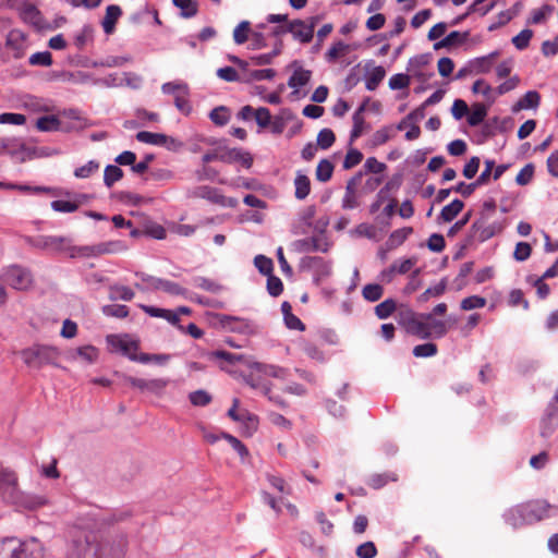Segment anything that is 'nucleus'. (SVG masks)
<instances>
[{
    "instance_id": "obj_26",
    "label": "nucleus",
    "mask_w": 558,
    "mask_h": 558,
    "mask_svg": "<svg viewBox=\"0 0 558 558\" xmlns=\"http://www.w3.org/2000/svg\"><path fill=\"white\" fill-rule=\"evenodd\" d=\"M192 194L195 197L208 199L214 204L223 205L225 197L215 187L207 185L197 186L193 190Z\"/></svg>"
},
{
    "instance_id": "obj_8",
    "label": "nucleus",
    "mask_w": 558,
    "mask_h": 558,
    "mask_svg": "<svg viewBox=\"0 0 558 558\" xmlns=\"http://www.w3.org/2000/svg\"><path fill=\"white\" fill-rule=\"evenodd\" d=\"M299 268L301 271L312 272L313 281L316 286L331 275V264L320 256L302 257Z\"/></svg>"
},
{
    "instance_id": "obj_6",
    "label": "nucleus",
    "mask_w": 558,
    "mask_h": 558,
    "mask_svg": "<svg viewBox=\"0 0 558 558\" xmlns=\"http://www.w3.org/2000/svg\"><path fill=\"white\" fill-rule=\"evenodd\" d=\"M484 163L485 169L474 182L469 184L465 182H459L456 186H453L454 192L460 193L463 197H469L478 186L487 184L490 177L497 181L509 168V165L506 163L495 167V161L493 159H486Z\"/></svg>"
},
{
    "instance_id": "obj_21",
    "label": "nucleus",
    "mask_w": 558,
    "mask_h": 558,
    "mask_svg": "<svg viewBox=\"0 0 558 558\" xmlns=\"http://www.w3.org/2000/svg\"><path fill=\"white\" fill-rule=\"evenodd\" d=\"M122 15V10L117 4H110L106 8V14L101 21V26L107 35L113 34L116 24Z\"/></svg>"
},
{
    "instance_id": "obj_19",
    "label": "nucleus",
    "mask_w": 558,
    "mask_h": 558,
    "mask_svg": "<svg viewBox=\"0 0 558 558\" xmlns=\"http://www.w3.org/2000/svg\"><path fill=\"white\" fill-rule=\"evenodd\" d=\"M25 39V34L20 29H12L7 35L5 46L12 50L15 59L24 56L26 49Z\"/></svg>"
},
{
    "instance_id": "obj_16",
    "label": "nucleus",
    "mask_w": 558,
    "mask_h": 558,
    "mask_svg": "<svg viewBox=\"0 0 558 558\" xmlns=\"http://www.w3.org/2000/svg\"><path fill=\"white\" fill-rule=\"evenodd\" d=\"M502 518L507 524L513 529H519L523 525L530 524L527 522L526 510L524 504H519L506 510Z\"/></svg>"
},
{
    "instance_id": "obj_23",
    "label": "nucleus",
    "mask_w": 558,
    "mask_h": 558,
    "mask_svg": "<svg viewBox=\"0 0 558 558\" xmlns=\"http://www.w3.org/2000/svg\"><path fill=\"white\" fill-rule=\"evenodd\" d=\"M291 25L293 27L291 34L295 40L307 44L313 39L314 33L311 28L312 26H307L305 21L293 20L291 21Z\"/></svg>"
},
{
    "instance_id": "obj_59",
    "label": "nucleus",
    "mask_w": 558,
    "mask_h": 558,
    "mask_svg": "<svg viewBox=\"0 0 558 558\" xmlns=\"http://www.w3.org/2000/svg\"><path fill=\"white\" fill-rule=\"evenodd\" d=\"M352 121H353V128L350 133L351 142L359 138L363 134L364 130L367 128L364 117L359 113H353Z\"/></svg>"
},
{
    "instance_id": "obj_38",
    "label": "nucleus",
    "mask_w": 558,
    "mask_h": 558,
    "mask_svg": "<svg viewBox=\"0 0 558 558\" xmlns=\"http://www.w3.org/2000/svg\"><path fill=\"white\" fill-rule=\"evenodd\" d=\"M174 7L181 10V16L191 19L198 12V5L195 0H172Z\"/></svg>"
},
{
    "instance_id": "obj_30",
    "label": "nucleus",
    "mask_w": 558,
    "mask_h": 558,
    "mask_svg": "<svg viewBox=\"0 0 558 558\" xmlns=\"http://www.w3.org/2000/svg\"><path fill=\"white\" fill-rule=\"evenodd\" d=\"M312 76V72L310 70H305L302 66H298L292 75L288 80V86L291 88L303 87L308 84Z\"/></svg>"
},
{
    "instance_id": "obj_64",
    "label": "nucleus",
    "mask_w": 558,
    "mask_h": 558,
    "mask_svg": "<svg viewBox=\"0 0 558 558\" xmlns=\"http://www.w3.org/2000/svg\"><path fill=\"white\" fill-rule=\"evenodd\" d=\"M355 554L359 558H374L377 555V548L373 542L368 541L359 545Z\"/></svg>"
},
{
    "instance_id": "obj_49",
    "label": "nucleus",
    "mask_w": 558,
    "mask_h": 558,
    "mask_svg": "<svg viewBox=\"0 0 558 558\" xmlns=\"http://www.w3.org/2000/svg\"><path fill=\"white\" fill-rule=\"evenodd\" d=\"M161 90L166 95H189V86L185 83L182 82H167L163 83L161 86Z\"/></svg>"
},
{
    "instance_id": "obj_47",
    "label": "nucleus",
    "mask_w": 558,
    "mask_h": 558,
    "mask_svg": "<svg viewBox=\"0 0 558 558\" xmlns=\"http://www.w3.org/2000/svg\"><path fill=\"white\" fill-rule=\"evenodd\" d=\"M333 165L328 159H322L316 168V179L320 182H327L331 179Z\"/></svg>"
},
{
    "instance_id": "obj_32",
    "label": "nucleus",
    "mask_w": 558,
    "mask_h": 558,
    "mask_svg": "<svg viewBox=\"0 0 558 558\" xmlns=\"http://www.w3.org/2000/svg\"><path fill=\"white\" fill-rule=\"evenodd\" d=\"M294 195L298 199L302 201L308 196L311 192V181L307 175L299 171L294 179Z\"/></svg>"
},
{
    "instance_id": "obj_39",
    "label": "nucleus",
    "mask_w": 558,
    "mask_h": 558,
    "mask_svg": "<svg viewBox=\"0 0 558 558\" xmlns=\"http://www.w3.org/2000/svg\"><path fill=\"white\" fill-rule=\"evenodd\" d=\"M135 276L140 278L143 283H146V286L142 283H135V288L140 291L159 290V282L161 281V278L147 275L143 271H136Z\"/></svg>"
},
{
    "instance_id": "obj_57",
    "label": "nucleus",
    "mask_w": 558,
    "mask_h": 558,
    "mask_svg": "<svg viewBox=\"0 0 558 558\" xmlns=\"http://www.w3.org/2000/svg\"><path fill=\"white\" fill-rule=\"evenodd\" d=\"M336 141V136L332 130L323 129L317 134V146L322 149L330 148Z\"/></svg>"
},
{
    "instance_id": "obj_33",
    "label": "nucleus",
    "mask_w": 558,
    "mask_h": 558,
    "mask_svg": "<svg viewBox=\"0 0 558 558\" xmlns=\"http://www.w3.org/2000/svg\"><path fill=\"white\" fill-rule=\"evenodd\" d=\"M192 283L202 290H205L207 292L217 294L220 293L223 290V286L218 283L217 281L203 277V276H196L192 279Z\"/></svg>"
},
{
    "instance_id": "obj_17",
    "label": "nucleus",
    "mask_w": 558,
    "mask_h": 558,
    "mask_svg": "<svg viewBox=\"0 0 558 558\" xmlns=\"http://www.w3.org/2000/svg\"><path fill=\"white\" fill-rule=\"evenodd\" d=\"M363 172L359 171L355 173L347 183L345 193L342 199V207L344 209H353L357 207L356 187L361 183Z\"/></svg>"
},
{
    "instance_id": "obj_14",
    "label": "nucleus",
    "mask_w": 558,
    "mask_h": 558,
    "mask_svg": "<svg viewBox=\"0 0 558 558\" xmlns=\"http://www.w3.org/2000/svg\"><path fill=\"white\" fill-rule=\"evenodd\" d=\"M558 424V405H555L553 402H549L547 405L545 413L541 420L539 424V433L544 438L549 437L554 430L556 429Z\"/></svg>"
},
{
    "instance_id": "obj_55",
    "label": "nucleus",
    "mask_w": 558,
    "mask_h": 558,
    "mask_svg": "<svg viewBox=\"0 0 558 558\" xmlns=\"http://www.w3.org/2000/svg\"><path fill=\"white\" fill-rule=\"evenodd\" d=\"M254 265L258 269V271L264 276H269L274 270L272 259L265 255H256L254 258Z\"/></svg>"
},
{
    "instance_id": "obj_29",
    "label": "nucleus",
    "mask_w": 558,
    "mask_h": 558,
    "mask_svg": "<svg viewBox=\"0 0 558 558\" xmlns=\"http://www.w3.org/2000/svg\"><path fill=\"white\" fill-rule=\"evenodd\" d=\"M251 367L264 375L275 377V378L286 379L288 376V369L277 366V365L263 364V363L255 362L251 365Z\"/></svg>"
},
{
    "instance_id": "obj_52",
    "label": "nucleus",
    "mask_w": 558,
    "mask_h": 558,
    "mask_svg": "<svg viewBox=\"0 0 558 558\" xmlns=\"http://www.w3.org/2000/svg\"><path fill=\"white\" fill-rule=\"evenodd\" d=\"M159 290H162L163 292L170 294V295H183L186 296L187 290L183 287H181L179 283L161 279L159 282Z\"/></svg>"
},
{
    "instance_id": "obj_53",
    "label": "nucleus",
    "mask_w": 558,
    "mask_h": 558,
    "mask_svg": "<svg viewBox=\"0 0 558 558\" xmlns=\"http://www.w3.org/2000/svg\"><path fill=\"white\" fill-rule=\"evenodd\" d=\"M384 293V289L378 283H369L366 284L362 290L363 298L368 302H376L378 301Z\"/></svg>"
},
{
    "instance_id": "obj_25",
    "label": "nucleus",
    "mask_w": 558,
    "mask_h": 558,
    "mask_svg": "<svg viewBox=\"0 0 558 558\" xmlns=\"http://www.w3.org/2000/svg\"><path fill=\"white\" fill-rule=\"evenodd\" d=\"M541 101V95L536 90H529L521 97L517 104L512 107L513 112H518L523 109H535L538 107Z\"/></svg>"
},
{
    "instance_id": "obj_36",
    "label": "nucleus",
    "mask_w": 558,
    "mask_h": 558,
    "mask_svg": "<svg viewBox=\"0 0 558 558\" xmlns=\"http://www.w3.org/2000/svg\"><path fill=\"white\" fill-rule=\"evenodd\" d=\"M134 298V292L126 286L121 284H112L109 287V300H122V301H132Z\"/></svg>"
},
{
    "instance_id": "obj_22",
    "label": "nucleus",
    "mask_w": 558,
    "mask_h": 558,
    "mask_svg": "<svg viewBox=\"0 0 558 558\" xmlns=\"http://www.w3.org/2000/svg\"><path fill=\"white\" fill-rule=\"evenodd\" d=\"M296 250L302 253H308V252H323L326 253L328 251V244L322 243V238L319 236H312V238H305L298 240L294 243Z\"/></svg>"
},
{
    "instance_id": "obj_11",
    "label": "nucleus",
    "mask_w": 558,
    "mask_h": 558,
    "mask_svg": "<svg viewBox=\"0 0 558 558\" xmlns=\"http://www.w3.org/2000/svg\"><path fill=\"white\" fill-rule=\"evenodd\" d=\"M3 280L15 290H26L33 283V277L28 269L11 265L3 271Z\"/></svg>"
},
{
    "instance_id": "obj_24",
    "label": "nucleus",
    "mask_w": 558,
    "mask_h": 558,
    "mask_svg": "<svg viewBox=\"0 0 558 558\" xmlns=\"http://www.w3.org/2000/svg\"><path fill=\"white\" fill-rule=\"evenodd\" d=\"M7 154L20 162H24L33 157L31 148H27L21 140L14 137H11Z\"/></svg>"
},
{
    "instance_id": "obj_54",
    "label": "nucleus",
    "mask_w": 558,
    "mask_h": 558,
    "mask_svg": "<svg viewBox=\"0 0 558 558\" xmlns=\"http://www.w3.org/2000/svg\"><path fill=\"white\" fill-rule=\"evenodd\" d=\"M143 232L145 235L157 240H162L167 235L166 229L161 225L153 221H148L144 225Z\"/></svg>"
},
{
    "instance_id": "obj_61",
    "label": "nucleus",
    "mask_w": 558,
    "mask_h": 558,
    "mask_svg": "<svg viewBox=\"0 0 558 558\" xmlns=\"http://www.w3.org/2000/svg\"><path fill=\"white\" fill-rule=\"evenodd\" d=\"M189 399L195 407H205L211 402V396L203 389L191 392Z\"/></svg>"
},
{
    "instance_id": "obj_60",
    "label": "nucleus",
    "mask_w": 558,
    "mask_h": 558,
    "mask_svg": "<svg viewBox=\"0 0 558 558\" xmlns=\"http://www.w3.org/2000/svg\"><path fill=\"white\" fill-rule=\"evenodd\" d=\"M250 22L248 21H242L238 24V26L233 31V40L236 45L244 44L248 38V32H250Z\"/></svg>"
},
{
    "instance_id": "obj_35",
    "label": "nucleus",
    "mask_w": 558,
    "mask_h": 558,
    "mask_svg": "<svg viewBox=\"0 0 558 558\" xmlns=\"http://www.w3.org/2000/svg\"><path fill=\"white\" fill-rule=\"evenodd\" d=\"M413 229L411 227H404L401 229H397L389 235L388 241L386 242V246L388 250H392L399 245H401L410 234H412Z\"/></svg>"
},
{
    "instance_id": "obj_63",
    "label": "nucleus",
    "mask_w": 558,
    "mask_h": 558,
    "mask_svg": "<svg viewBox=\"0 0 558 558\" xmlns=\"http://www.w3.org/2000/svg\"><path fill=\"white\" fill-rule=\"evenodd\" d=\"M532 36L533 31L525 28L512 38V44L518 50H524L527 48Z\"/></svg>"
},
{
    "instance_id": "obj_45",
    "label": "nucleus",
    "mask_w": 558,
    "mask_h": 558,
    "mask_svg": "<svg viewBox=\"0 0 558 558\" xmlns=\"http://www.w3.org/2000/svg\"><path fill=\"white\" fill-rule=\"evenodd\" d=\"M447 288L446 278L441 279L436 286L426 289L420 296L418 302H427L430 298L440 296L445 293Z\"/></svg>"
},
{
    "instance_id": "obj_4",
    "label": "nucleus",
    "mask_w": 558,
    "mask_h": 558,
    "mask_svg": "<svg viewBox=\"0 0 558 558\" xmlns=\"http://www.w3.org/2000/svg\"><path fill=\"white\" fill-rule=\"evenodd\" d=\"M128 538L122 532L96 533V558H123Z\"/></svg>"
},
{
    "instance_id": "obj_44",
    "label": "nucleus",
    "mask_w": 558,
    "mask_h": 558,
    "mask_svg": "<svg viewBox=\"0 0 558 558\" xmlns=\"http://www.w3.org/2000/svg\"><path fill=\"white\" fill-rule=\"evenodd\" d=\"M94 37V27L90 24H85L82 29L75 35L74 44L82 50Z\"/></svg>"
},
{
    "instance_id": "obj_15",
    "label": "nucleus",
    "mask_w": 558,
    "mask_h": 558,
    "mask_svg": "<svg viewBox=\"0 0 558 558\" xmlns=\"http://www.w3.org/2000/svg\"><path fill=\"white\" fill-rule=\"evenodd\" d=\"M107 340L113 347L118 348L130 360L131 356L136 355V352L140 349V342L130 338L128 335H124L123 337L108 336Z\"/></svg>"
},
{
    "instance_id": "obj_9",
    "label": "nucleus",
    "mask_w": 558,
    "mask_h": 558,
    "mask_svg": "<svg viewBox=\"0 0 558 558\" xmlns=\"http://www.w3.org/2000/svg\"><path fill=\"white\" fill-rule=\"evenodd\" d=\"M399 324L405 328L407 332L421 339H428L432 337V330L428 323L420 319L418 314L410 308L403 310L399 313Z\"/></svg>"
},
{
    "instance_id": "obj_62",
    "label": "nucleus",
    "mask_w": 558,
    "mask_h": 558,
    "mask_svg": "<svg viewBox=\"0 0 558 558\" xmlns=\"http://www.w3.org/2000/svg\"><path fill=\"white\" fill-rule=\"evenodd\" d=\"M28 62L31 65L50 66L52 64V56L49 51L35 52L29 57Z\"/></svg>"
},
{
    "instance_id": "obj_1",
    "label": "nucleus",
    "mask_w": 558,
    "mask_h": 558,
    "mask_svg": "<svg viewBox=\"0 0 558 558\" xmlns=\"http://www.w3.org/2000/svg\"><path fill=\"white\" fill-rule=\"evenodd\" d=\"M0 498L9 505L26 510H36L48 505V499L44 495L22 492L16 473L2 464H0Z\"/></svg>"
},
{
    "instance_id": "obj_10",
    "label": "nucleus",
    "mask_w": 558,
    "mask_h": 558,
    "mask_svg": "<svg viewBox=\"0 0 558 558\" xmlns=\"http://www.w3.org/2000/svg\"><path fill=\"white\" fill-rule=\"evenodd\" d=\"M215 318L218 324L230 332H236L240 335H254L257 330V326L250 319L227 315V314H215Z\"/></svg>"
},
{
    "instance_id": "obj_28",
    "label": "nucleus",
    "mask_w": 558,
    "mask_h": 558,
    "mask_svg": "<svg viewBox=\"0 0 558 558\" xmlns=\"http://www.w3.org/2000/svg\"><path fill=\"white\" fill-rule=\"evenodd\" d=\"M68 255L71 258H75V257H78V256H81V257H95V256H99L98 244H96V245L76 246V245L73 244V241L70 238Z\"/></svg>"
},
{
    "instance_id": "obj_50",
    "label": "nucleus",
    "mask_w": 558,
    "mask_h": 558,
    "mask_svg": "<svg viewBox=\"0 0 558 558\" xmlns=\"http://www.w3.org/2000/svg\"><path fill=\"white\" fill-rule=\"evenodd\" d=\"M221 438L226 439L231 445V447L238 452L242 461H244L245 458L248 457V449L240 439L228 433H222Z\"/></svg>"
},
{
    "instance_id": "obj_31",
    "label": "nucleus",
    "mask_w": 558,
    "mask_h": 558,
    "mask_svg": "<svg viewBox=\"0 0 558 558\" xmlns=\"http://www.w3.org/2000/svg\"><path fill=\"white\" fill-rule=\"evenodd\" d=\"M463 207V202L456 198L441 209L438 219H441L445 222H450L461 213Z\"/></svg>"
},
{
    "instance_id": "obj_3",
    "label": "nucleus",
    "mask_w": 558,
    "mask_h": 558,
    "mask_svg": "<svg viewBox=\"0 0 558 558\" xmlns=\"http://www.w3.org/2000/svg\"><path fill=\"white\" fill-rule=\"evenodd\" d=\"M96 533L80 527L69 531L65 544V558H96L95 555Z\"/></svg>"
},
{
    "instance_id": "obj_51",
    "label": "nucleus",
    "mask_w": 558,
    "mask_h": 558,
    "mask_svg": "<svg viewBox=\"0 0 558 558\" xmlns=\"http://www.w3.org/2000/svg\"><path fill=\"white\" fill-rule=\"evenodd\" d=\"M209 118L216 125H226L230 120L229 110L225 106L216 107L210 111Z\"/></svg>"
},
{
    "instance_id": "obj_58",
    "label": "nucleus",
    "mask_w": 558,
    "mask_h": 558,
    "mask_svg": "<svg viewBox=\"0 0 558 558\" xmlns=\"http://www.w3.org/2000/svg\"><path fill=\"white\" fill-rule=\"evenodd\" d=\"M389 481H397V476L393 473L374 474L368 480V485L374 489L384 487Z\"/></svg>"
},
{
    "instance_id": "obj_43",
    "label": "nucleus",
    "mask_w": 558,
    "mask_h": 558,
    "mask_svg": "<svg viewBox=\"0 0 558 558\" xmlns=\"http://www.w3.org/2000/svg\"><path fill=\"white\" fill-rule=\"evenodd\" d=\"M350 46L341 40L335 43L326 52L325 58L329 63L335 62L339 57L349 52Z\"/></svg>"
},
{
    "instance_id": "obj_41",
    "label": "nucleus",
    "mask_w": 558,
    "mask_h": 558,
    "mask_svg": "<svg viewBox=\"0 0 558 558\" xmlns=\"http://www.w3.org/2000/svg\"><path fill=\"white\" fill-rule=\"evenodd\" d=\"M128 250V245L120 240L108 241L98 244L99 255L104 254H119L125 252Z\"/></svg>"
},
{
    "instance_id": "obj_27",
    "label": "nucleus",
    "mask_w": 558,
    "mask_h": 558,
    "mask_svg": "<svg viewBox=\"0 0 558 558\" xmlns=\"http://www.w3.org/2000/svg\"><path fill=\"white\" fill-rule=\"evenodd\" d=\"M470 33L464 32L460 33L458 31H453L449 33L446 37L440 39L439 41L434 44V49L439 50L441 48L451 47L453 45L463 44L469 38Z\"/></svg>"
},
{
    "instance_id": "obj_13",
    "label": "nucleus",
    "mask_w": 558,
    "mask_h": 558,
    "mask_svg": "<svg viewBox=\"0 0 558 558\" xmlns=\"http://www.w3.org/2000/svg\"><path fill=\"white\" fill-rule=\"evenodd\" d=\"M524 507L530 524L549 518L551 515L550 511L554 509V507L545 500L529 501L524 504Z\"/></svg>"
},
{
    "instance_id": "obj_5",
    "label": "nucleus",
    "mask_w": 558,
    "mask_h": 558,
    "mask_svg": "<svg viewBox=\"0 0 558 558\" xmlns=\"http://www.w3.org/2000/svg\"><path fill=\"white\" fill-rule=\"evenodd\" d=\"M61 351L49 344H33L21 351L23 362L31 368L40 369L46 365L60 367Z\"/></svg>"
},
{
    "instance_id": "obj_2",
    "label": "nucleus",
    "mask_w": 558,
    "mask_h": 558,
    "mask_svg": "<svg viewBox=\"0 0 558 558\" xmlns=\"http://www.w3.org/2000/svg\"><path fill=\"white\" fill-rule=\"evenodd\" d=\"M46 547L37 537L20 539L14 536L0 538V558H45Z\"/></svg>"
},
{
    "instance_id": "obj_37",
    "label": "nucleus",
    "mask_w": 558,
    "mask_h": 558,
    "mask_svg": "<svg viewBox=\"0 0 558 558\" xmlns=\"http://www.w3.org/2000/svg\"><path fill=\"white\" fill-rule=\"evenodd\" d=\"M61 126V121L56 116H44L37 119L36 128L41 132L58 131Z\"/></svg>"
},
{
    "instance_id": "obj_18",
    "label": "nucleus",
    "mask_w": 558,
    "mask_h": 558,
    "mask_svg": "<svg viewBox=\"0 0 558 558\" xmlns=\"http://www.w3.org/2000/svg\"><path fill=\"white\" fill-rule=\"evenodd\" d=\"M220 161L226 163L240 162L246 169L253 165V158L250 153L242 150L241 148H228L221 150Z\"/></svg>"
},
{
    "instance_id": "obj_12",
    "label": "nucleus",
    "mask_w": 558,
    "mask_h": 558,
    "mask_svg": "<svg viewBox=\"0 0 558 558\" xmlns=\"http://www.w3.org/2000/svg\"><path fill=\"white\" fill-rule=\"evenodd\" d=\"M487 219L484 214H482V217L478 220H475L470 230V239L476 240L478 242H485L493 238L497 232L501 230L499 226L496 223L485 226V220Z\"/></svg>"
},
{
    "instance_id": "obj_7",
    "label": "nucleus",
    "mask_w": 558,
    "mask_h": 558,
    "mask_svg": "<svg viewBox=\"0 0 558 558\" xmlns=\"http://www.w3.org/2000/svg\"><path fill=\"white\" fill-rule=\"evenodd\" d=\"M25 243L34 248L47 251L52 254H68L69 236L63 235H37L25 236Z\"/></svg>"
},
{
    "instance_id": "obj_34",
    "label": "nucleus",
    "mask_w": 558,
    "mask_h": 558,
    "mask_svg": "<svg viewBox=\"0 0 558 558\" xmlns=\"http://www.w3.org/2000/svg\"><path fill=\"white\" fill-rule=\"evenodd\" d=\"M276 76L274 69L251 70L247 74L242 75V83L250 84L256 81L272 80Z\"/></svg>"
},
{
    "instance_id": "obj_20",
    "label": "nucleus",
    "mask_w": 558,
    "mask_h": 558,
    "mask_svg": "<svg viewBox=\"0 0 558 558\" xmlns=\"http://www.w3.org/2000/svg\"><path fill=\"white\" fill-rule=\"evenodd\" d=\"M366 69V77H365V88L367 90H375L378 85L383 82L386 76V71L381 65H374L373 61H369L365 64Z\"/></svg>"
},
{
    "instance_id": "obj_40",
    "label": "nucleus",
    "mask_w": 558,
    "mask_h": 558,
    "mask_svg": "<svg viewBox=\"0 0 558 558\" xmlns=\"http://www.w3.org/2000/svg\"><path fill=\"white\" fill-rule=\"evenodd\" d=\"M136 140L141 143L161 146L167 141V135L162 133H153L148 131H141L136 134Z\"/></svg>"
},
{
    "instance_id": "obj_42",
    "label": "nucleus",
    "mask_w": 558,
    "mask_h": 558,
    "mask_svg": "<svg viewBox=\"0 0 558 558\" xmlns=\"http://www.w3.org/2000/svg\"><path fill=\"white\" fill-rule=\"evenodd\" d=\"M487 116V108L483 104H474L468 116V123L471 126L480 125Z\"/></svg>"
},
{
    "instance_id": "obj_56",
    "label": "nucleus",
    "mask_w": 558,
    "mask_h": 558,
    "mask_svg": "<svg viewBox=\"0 0 558 558\" xmlns=\"http://www.w3.org/2000/svg\"><path fill=\"white\" fill-rule=\"evenodd\" d=\"M396 310V302L392 299H387L376 305L375 314L379 319L388 318Z\"/></svg>"
},
{
    "instance_id": "obj_46",
    "label": "nucleus",
    "mask_w": 558,
    "mask_h": 558,
    "mask_svg": "<svg viewBox=\"0 0 558 558\" xmlns=\"http://www.w3.org/2000/svg\"><path fill=\"white\" fill-rule=\"evenodd\" d=\"M123 178L121 168L114 165H108L104 171V183L107 187H111L116 182Z\"/></svg>"
},
{
    "instance_id": "obj_48",
    "label": "nucleus",
    "mask_w": 558,
    "mask_h": 558,
    "mask_svg": "<svg viewBox=\"0 0 558 558\" xmlns=\"http://www.w3.org/2000/svg\"><path fill=\"white\" fill-rule=\"evenodd\" d=\"M101 312L108 317L125 318L129 315V307L122 304H108L101 307Z\"/></svg>"
}]
</instances>
